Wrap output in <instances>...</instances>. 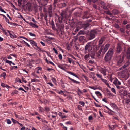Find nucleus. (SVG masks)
<instances>
[{
	"mask_svg": "<svg viewBox=\"0 0 130 130\" xmlns=\"http://www.w3.org/2000/svg\"><path fill=\"white\" fill-rule=\"evenodd\" d=\"M110 45L109 44H106L104 46V44L101 45V46L99 45H95L93 46V50L94 51H97L100 47L98 51L96 52V54L97 55L98 57H99L100 56L101 53L103 49L102 53H105L108 49Z\"/></svg>",
	"mask_w": 130,
	"mask_h": 130,
	"instance_id": "1",
	"label": "nucleus"
},
{
	"mask_svg": "<svg viewBox=\"0 0 130 130\" xmlns=\"http://www.w3.org/2000/svg\"><path fill=\"white\" fill-rule=\"evenodd\" d=\"M113 54V50L110 48L105 54L104 57V60L106 62L109 63L111 60Z\"/></svg>",
	"mask_w": 130,
	"mask_h": 130,
	"instance_id": "2",
	"label": "nucleus"
},
{
	"mask_svg": "<svg viewBox=\"0 0 130 130\" xmlns=\"http://www.w3.org/2000/svg\"><path fill=\"white\" fill-rule=\"evenodd\" d=\"M98 32L96 29H93L91 30L90 33L89 40H91L95 37V35L97 34Z\"/></svg>",
	"mask_w": 130,
	"mask_h": 130,
	"instance_id": "3",
	"label": "nucleus"
},
{
	"mask_svg": "<svg viewBox=\"0 0 130 130\" xmlns=\"http://www.w3.org/2000/svg\"><path fill=\"white\" fill-rule=\"evenodd\" d=\"M91 44V42L87 43L85 47V50H88L89 52L91 51L92 49V45Z\"/></svg>",
	"mask_w": 130,
	"mask_h": 130,
	"instance_id": "4",
	"label": "nucleus"
},
{
	"mask_svg": "<svg viewBox=\"0 0 130 130\" xmlns=\"http://www.w3.org/2000/svg\"><path fill=\"white\" fill-rule=\"evenodd\" d=\"M31 5L30 3H27L25 5L22 6V8L25 11L28 10L30 11L31 8Z\"/></svg>",
	"mask_w": 130,
	"mask_h": 130,
	"instance_id": "5",
	"label": "nucleus"
},
{
	"mask_svg": "<svg viewBox=\"0 0 130 130\" xmlns=\"http://www.w3.org/2000/svg\"><path fill=\"white\" fill-rule=\"evenodd\" d=\"M60 17L58 16L59 21V23L61 22L62 20L64 19V18L65 16L66 15V13L64 11H62V12L60 13Z\"/></svg>",
	"mask_w": 130,
	"mask_h": 130,
	"instance_id": "6",
	"label": "nucleus"
},
{
	"mask_svg": "<svg viewBox=\"0 0 130 130\" xmlns=\"http://www.w3.org/2000/svg\"><path fill=\"white\" fill-rule=\"evenodd\" d=\"M124 55H123L122 56L117 63V66H120L122 64L123 61L124 59Z\"/></svg>",
	"mask_w": 130,
	"mask_h": 130,
	"instance_id": "7",
	"label": "nucleus"
},
{
	"mask_svg": "<svg viewBox=\"0 0 130 130\" xmlns=\"http://www.w3.org/2000/svg\"><path fill=\"white\" fill-rule=\"evenodd\" d=\"M79 42L83 44L86 42V37L83 36H80L79 38Z\"/></svg>",
	"mask_w": 130,
	"mask_h": 130,
	"instance_id": "8",
	"label": "nucleus"
},
{
	"mask_svg": "<svg viewBox=\"0 0 130 130\" xmlns=\"http://www.w3.org/2000/svg\"><path fill=\"white\" fill-rule=\"evenodd\" d=\"M22 19H23V20L24 21H25L26 23L29 24L31 26H32V27L35 28H38V25H35V24H34L32 22H31L30 23L26 21V20L25 18H22Z\"/></svg>",
	"mask_w": 130,
	"mask_h": 130,
	"instance_id": "9",
	"label": "nucleus"
},
{
	"mask_svg": "<svg viewBox=\"0 0 130 130\" xmlns=\"http://www.w3.org/2000/svg\"><path fill=\"white\" fill-rule=\"evenodd\" d=\"M83 92L80 90V89L78 88L77 92L78 95L80 96V94H83L84 93V92L86 93L87 91V90L85 89H83Z\"/></svg>",
	"mask_w": 130,
	"mask_h": 130,
	"instance_id": "10",
	"label": "nucleus"
},
{
	"mask_svg": "<svg viewBox=\"0 0 130 130\" xmlns=\"http://www.w3.org/2000/svg\"><path fill=\"white\" fill-rule=\"evenodd\" d=\"M56 25L58 28V29L60 30V31H63L64 27V25L62 24L60 25L58 23H56Z\"/></svg>",
	"mask_w": 130,
	"mask_h": 130,
	"instance_id": "11",
	"label": "nucleus"
},
{
	"mask_svg": "<svg viewBox=\"0 0 130 130\" xmlns=\"http://www.w3.org/2000/svg\"><path fill=\"white\" fill-rule=\"evenodd\" d=\"M90 25V24L89 23L85 22L82 25V27L85 30L89 27Z\"/></svg>",
	"mask_w": 130,
	"mask_h": 130,
	"instance_id": "12",
	"label": "nucleus"
},
{
	"mask_svg": "<svg viewBox=\"0 0 130 130\" xmlns=\"http://www.w3.org/2000/svg\"><path fill=\"white\" fill-rule=\"evenodd\" d=\"M125 56L128 59H130V48H128L126 52Z\"/></svg>",
	"mask_w": 130,
	"mask_h": 130,
	"instance_id": "13",
	"label": "nucleus"
},
{
	"mask_svg": "<svg viewBox=\"0 0 130 130\" xmlns=\"http://www.w3.org/2000/svg\"><path fill=\"white\" fill-rule=\"evenodd\" d=\"M116 49L117 52V53H119L121 52L122 49L120 44H117Z\"/></svg>",
	"mask_w": 130,
	"mask_h": 130,
	"instance_id": "14",
	"label": "nucleus"
},
{
	"mask_svg": "<svg viewBox=\"0 0 130 130\" xmlns=\"http://www.w3.org/2000/svg\"><path fill=\"white\" fill-rule=\"evenodd\" d=\"M123 94L124 96H125L126 97H130V93H128L126 90H124Z\"/></svg>",
	"mask_w": 130,
	"mask_h": 130,
	"instance_id": "15",
	"label": "nucleus"
},
{
	"mask_svg": "<svg viewBox=\"0 0 130 130\" xmlns=\"http://www.w3.org/2000/svg\"><path fill=\"white\" fill-rule=\"evenodd\" d=\"M107 70L105 68H101L100 70L101 73L103 74L104 76L106 75V72Z\"/></svg>",
	"mask_w": 130,
	"mask_h": 130,
	"instance_id": "16",
	"label": "nucleus"
},
{
	"mask_svg": "<svg viewBox=\"0 0 130 130\" xmlns=\"http://www.w3.org/2000/svg\"><path fill=\"white\" fill-rule=\"evenodd\" d=\"M110 105L114 109H118L117 106L114 103H110Z\"/></svg>",
	"mask_w": 130,
	"mask_h": 130,
	"instance_id": "17",
	"label": "nucleus"
},
{
	"mask_svg": "<svg viewBox=\"0 0 130 130\" xmlns=\"http://www.w3.org/2000/svg\"><path fill=\"white\" fill-rule=\"evenodd\" d=\"M104 40V38L103 37H101L99 40L98 41V45L101 46L102 44L103 43V42Z\"/></svg>",
	"mask_w": 130,
	"mask_h": 130,
	"instance_id": "18",
	"label": "nucleus"
},
{
	"mask_svg": "<svg viewBox=\"0 0 130 130\" xmlns=\"http://www.w3.org/2000/svg\"><path fill=\"white\" fill-rule=\"evenodd\" d=\"M126 104L128 105L130 102V97H126L124 99Z\"/></svg>",
	"mask_w": 130,
	"mask_h": 130,
	"instance_id": "19",
	"label": "nucleus"
},
{
	"mask_svg": "<svg viewBox=\"0 0 130 130\" xmlns=\"http://www.w3.org/2000/svg\"><path fill=\"white\" fill-rule=\"evenodd\" d=\"M89 32V31L88 30H87V31H85L84 30H80V31L78 32V34L77 35H78V34H88Z\"/></svg>",
	"mask_w": 130,
	"mask_h": 130,
	"instance_id": "20",
	"label": "nucleus"
},
{
	"mask_svg": "<svg viewBox=\"0 0 130 130\" xmlns=\"http://www.w3.org/2000/svg\"><path fill=\"white\" fill-rule=\"evenodd\" d=\"M88 14V12L86 11L83 14V19H88L89 18V17L88 16H87V15Z\"/></svg>",
	"mask_w": 130,
	"mask_h": 130,
	"instance_id": "21",
	"label": "nucleus"
},
{
	"mask_svg": "<svg viewBox=\"0 0 130 130\" xmlns=\"http://www.w3.org/2000/svg\"><path fill=\"white\" fill-rule=\"evenodd\" d=\"M29 41L30 42L31 44V45L33 46H35L36 47L37 46V44L33 40H29Z\"/></svg>",
	"mask_w": 130,
	"mask_h": 130,
	"instance_id": "22",
	"label": "nucleus"
},
{
	"mask_svg": "<svg viewBox=\"0 0 130 130\" xmlns=\"http://www.w3.org/2000/svg\"><path fill=\"white\" fill-rule=\"evenodd\" d=\"M113 83L115 85H117L118 84L119 85H120L121 84L120 82L117 79L113 81Z\"/></svg>",
	"mask_w": 130,
	"mask_h": 130,
	"instance_id": "23",
	"label": "nucleus"
},
{
	"mask_svg": "<svg viewBox=\"0 0 130 130\" xmlns=\"http://www.w3.org/2000/svg\"><path fill=\"white\" fill-rule=\"evenodd\" d=\"M67 72L69 74L71 75L78 78H79V77L76 74L70 71H67Z\"/></svg>",
	"mask_w": 130,
	"mask_h": 130,
	"instance_id": "24",
	"label": "nucleus"
},
{
	"mask_svg": "<svg viewBox=\"0 0 130 130\" xmlns=\"http://www.w3.org/2000/svg\"><path fill=\"white\" fill-rule=\"evenodd\" d=\"M112 13L114 15L117 14L119 13L118 11L116 9H114L112 11Z\"/></svg>",
	"mask_w": 130,
	"mask_h": 130,
	"instance_id": "25",
	"label": "nucleus"
},
{
	"mask_svg": "<svg viewBox=\"0 0 130 130\" xmlns=\"http://www.w3.org/2000/svg\"><path fill=\"white\" fill-rule=\"evenodd\" d=\"M10 37L12 38H16L17 37L16 35L12 32L10 34Z\"/></svg>",
	"mask_w": 130,
	"mask_h": 130,
	"instance_id": "26",
	"label": "nucleus"
},
{
	"mask_svg": "<svg viewBox=\"0 0 130 130\" xmlns=\"http://www.w3.org/2000/svg\"><path fill=\"white\" fill-rule=\"evenodd\" d=\"M90 56L93 58H95V53L94 52L91 51V53L90 54Z\"/></svg>",
	"mask_w": 130,
	"mask_h": 130,
	"instance_id": "27",
	"label": "nucleus"
},
{
	"mask_svg": "<svg viewBox=\"0 0 130 130\" xmlns=\"http://www.w3.org/2000/svg\"><path fill=\"white\" fill-rule=\"evenodd\" d=\"M1 85L3 87H6L7 88H8L10 87L8 86L7 85L5 84L4 83H1Z\"/></svg>",
	"mask_w": 130,
	"mask_h": 130,
	"instance_id": "28",
	"label": "nucleus"
},
{
	"mask_svg": "<svg viewBox=\"0 0 130 130\" xmlns=\"http://www.w3.org/2000/svg\"><path fill=\"white\" fill-rule=\"evenodd\" d=\"M69 78L70 80H71L74 83H76V84H79L80 83V82L78 81H76L75 80H74V79H72L71 78H70L69 77H68Z\"/></svg>",
	"mask_w": 130,
	"mask_h": 130,
	"instance_id": "29",
	"label": "nucleus"
},
{
	"mask_svg": "<svg viewBox=\"0 0 130 130\" xmlns=\"http://www.w3.org/2000/svg\"><path fill=\"white\" fill-rule=\"evenodd\" d=\"M58 67L60 68L61 69H62V70L65 71V69L63 65L62 64L60 65H58Z\"/></svg>",
	"mask_w": 130,
	"mask_h": 130,
	"instance_id": "30",
	"label": "nucleus"
},
{
	"mask_svg": "<svg viewBox=\"0 0 130 130\" xmlns=\"http://www.w3.org/2000/svg\"><path fill=\"white\" fill-rule=\"evenodd\" d=\"M119 30L121 33H124L125 32V29L122 28H120Z\"/></svg>",
	"mask_w": 130,
	"mask_h": 130,
	"instance_id": "31",
	"label": "nucleus"
},
{
	"mask_svg": "<svg viewBox=\"0 0 130 130\" xmlns=\"http://www.w3.org/2000/svg\"><path fill=\"white\" fill-rule=\"evenodd\" d=\"M104 12L107 14L109 15H112V14L110 10H108L107 11H104Z\"/></svg>",
	"mask_w": 130,
	"mask_h": 130,
	"instance_id": "32",
	"label": "nucleus"
},
{
	"mask_svg": "<svg viewBox=\"0 0 130 130\" xmlns=\"http://www.w3.org/2000/svg\"><path fill=\"white\" fill-rule=\"evenodd\" d=\"M58 2V0H54V2L53 3L54 6L55 7L56 6V4Z\"/></svg>",
	"mask_w": 130,
	"mask_h": 130,
	"instance_id": "33",
	"label": "nucleus"
},
{
	"mask_svg": "<svg viewBox=\"0 0 130 130\" xmlns=\"http://www.w3.org/2000/svg\"><path fill=\"white\" fill-rule=\"evenodd\" d=\"M11 120L12 122H13V123L15 124L16 123L18 124L19 123V122L18 121L15 120L13 118H11Z\"/></svg>",
	"mask_w": 130,
	"mask_h": 130,
	"instance_id": "34",
	"label": "nucleus"
},
{
	"mask_svg": "<svg viewBox=\"0 0 130 130\" xmlns=\"http://www.w3.org/2000/svg\"><path fill=\"white\" fill-rule=\"evenodd\" d=\"M6 76V74L5 72H3V74H1L0 75L1 77H3L4 79H5Z\"/></svg>",
	"mask_w": 130,
	"mask_h": 130,
	"instance_id": "35",
	"label": "nucleus"
},
{
	"mask_svg": "<svg viewBox=\"0 0 130 130\" xmlns=\"http://www.w3.org/2000/svg\"><path fill=\"white\" fill-rule=\"evenodd\" d=\"M90 54L89 53L88 54H86L84 57V58L85 60H87V59L89 57Z\"/></svg>",
	"mask_w": 130,
	"mask_h": 130,
	"instance_id": "36",
	"label": "nucleus"
},
{
	"mask_svg": "<svg viewBox=\"0 0 130 130\" xmlns=\"http://www.w3.org/2000/svg\"><path fill=\"white\" fill-rule=\"evenodd\" d=\"M89 87L90 88L94 90H95L97 89H100L99 88H97V87H92V86H89Z\"/></svg>",
	"mask_w": 130,
	"mask_h": 130,
	"instance_id": "37",
	"label": "nucleus"
},
{
	"mask_svg": "<svg viewBox=\"0 0 130 130\" xmlns=\"http://www.w3.org/2000/svg\"><path fill=\"white\" fill-rule=\"evenodd\" d=\"M15 117L19 119H22L23 118L21 117V116H20L17 115L16 114V113H15Z\"/></svg>",
	"mask_w": 130,
	"mask_h": 130,
	"instance_id": "38",
	"label": "nucleus"
},
{
	"mask_svg": "<svg viewBox=\"0 0 130 130\" xmlns=\"http://www.w3.org/2000/svg\"><path fill=\"white\" fill-rule=\"evenodd\" d=\"M101 80L107 85V84H108L107 81V80L103 79H102Z\"/></svg>",
	"mask_w": 130,
	"mask_h": 130,
	"instance_id": "39",
	"label": "nucleus"
},
{
	"mask_svg": "<svg viewBox=\"0 0 130 130\" xmlns=\"http://www.w3.org/2000/svg\"><path fill=\"white\" fill-rule=\"evenodd\" d=\"M39 80L36 79H32L31 80V82H39Z\"/></svg>",
	"mask_w": 130,
	"mask_h": 130,
	"instance_id": "40",
	"label": "nucleus"
},
{
	"mask_svg": "<svg viewBox=\"0 0 130 130\" xmlns=\"http://www.w3.org/2000/svg\"><path fill=\"white\" fill-rule=\"evenodd\" d=\"M67 58L69 62L70 63H71L73 60L71 58L69 57H67Z\"/></svg>",
	"mask_w": 130,
	"mask_h": 130,
	"instance_id": "41",
	"label": "nucleus"
},
{
	"mask_svg": "<svg viewBox=\"0 0 130 130\" xmlns=\"http://www.w3.org/2000/svg\"><path fill=\"white\" fill-rule=\"evenodd\" d=\"M114 26L116 29H118L119 28V26L117 24H115L114 25Z\"/></svg>",
	"mask_w": 130,
	"mask_h": 130,
	"instance_id": "42",
	"label": "nucleus"
},
{
	"mask_svg": "<svg viewBox=\"0 0 130 130\" xmlns=\"http://www.w3.org/2000/svg\"><path fill=\"white\" fill-rule=\"evenodd\" d=\"M101 7H102L105 10H107L108 9L107 8V6H106L105 5L103 6H101Z\"/></svg>",
	"mask_w": 130,
	"mask_h": 130,
	"instance_id": "43",
	"label": "nucleus"
},
{
	"mask_svg": "<svg viewBox=\"0 0 130 130\" xmlns=\"http://www.w3.org/2000/svg\"><path fill=\"white\" fill-rule=\"evenodd\" d=\"M51 25L52 26V27L53 29V30H55V26L53 22V23H52Z\"/></svg>",
	"mask_w": 130,
	"mask_h": 130,
	"instance_id": "44",
	"label": "nucleus"
},
{
	"mask_svg": "<svg viewBox=\"0 0 130 130\" xmlns=\"http://www.w3.org/2000/svg\"><path fill=\"white\" fill-rule=\"evenodd\" d=\"M61 5L62 7L63 8L66 6V4L65 3H61Z\"/></svg>",
	"mask_w": 130,
	"mask_h": 130,
	"instance_id": "45",
	"label": "nucleus"
},
{
	"mask_svg": "<svg viewBox=\"0 0 130 130\" xmlns=\"http://www.w3.org/2000/svg\"><path fill=\"white\" fill-rule=\"evenodd\" d=\"M96 75L98 77L101 78V80H102V79H103L102 77V76L101 74H96Z\"/></svg>",
	"mask_w": 130,
	"mask_h": 130,
	"instance_id": "46",
	"label": "nucleus"
},
{
	"mask_svg": "<svg viewBox=\"0 0 130 130\" xmlns=\"http://www.w3.org/2000/svg\"><path fill=\"white\" fill-rule=\"evenodd\" d=\"M6 62L7 63H8L10 65H11V63H12V62L11 61H9L8 60H7L6 61Z\"/></svg>",
	"mask_w": 130,
	"mask_h": 130,
	"instance_id": "47",
	"label": "nucleus"
},
{
	"mask_svg": "<svg viewBox=\"0 0 130 130\" xmlns=\"http://www.w3.org/2000/svg\"><path fill=\"white\" fill-rule=\"evenodd\" d=\"M79 103L83 106H84L85 105V103L82 101H79Z\"/></svg>",
	"mask_w": 130,
	"mask_h": 130,
	"instance_id": "48",
	"label": "nucleus"
},
{
	"mask_svg": "<svg viewBox=\"0 0 130 130\" xmlns=\"http://www.w3.org/2000/svg\"><path fill=\"white\" fill-rule=\"evenodd\" d=\"M49 0H44V5H47Z\"/></svg>",
	"mask_w": 130,
	"mask_h": 130,
	"instance_id": "49",
	"label": "nucleus"
},
{
	"mask_svg": "<svg viewBox=\"0 0 130 130\" xmlns=\"http://www.w3.org/2000/svg\"><path fill=\"white\" fill-rule=\"evenodd\" d=\"M45 110L46 112H48L50 110V108L49 107H45Z\"/></svg>",
	"mask_w": 130,
	"mask_h": 130,
	"instance_id": "50",
	"label": "nucleus"
},
{
	"mask_svg": "<svg viewBox=\"0 0 130 130\" xmlns=\"http://www.w3.org/2000/svg\"><path fill=\"white\" fill-rule=\"evenodd\" d=\"M95 93L96 95H99L100 96H102L101 94L99 91H96Z\"/></svg>",
	"mask_w": 130,
	"mask_h": 130,
	"instance_id": "51",
	"label": "nucleus"
},
{
	"mask_svg": "<svg viewBox=\"0 0 130 130\" xmlns=\"http://www.w3.org/2000/svg\"><path fill=\"white\" fill-rule=\"evenodd\" d=\"M52 80L54 83H55L56 82V80L55 78L52 77L51 79Z\"/></svg>",
	"mask_w": 130,
	"mask_h": 130,
	"instance_id": "52",
	"label": "nucleus"
},
{
	"mask_svg": "<svg viewBox=\"0 0 130 130\" xmlns=\"http://www.w3.org/2000/svg\"><path fill=\"white\" fill-rule=\"evenodd\" d=\"M100 4L103 6L105 5V3L104 2L102 1L100 3Z\"/></svg>",
	"mask_w": 130,
	"mask_h": 130,
	"instance_id": "53",
	"label": "nucleus"
},
{
	"mask_svg": "<svg viewBox=\"0 0 130 130\" xmlns=\"http://www.w3.org/2000/svg\"><path fill=\"white\" fill-rule=\"evenodd\" d=\"M58 57L59 59L61 60L62 59V57L61 54H59L58 56Z\"/></svg>",
	"mask_w": 130,
	"mask_h": 130,
	"instance_id": "54",
	"label": "nucleus"
},
{
	"mask_svg": "<svg viewBox=\"0 0 130 130\" xmlns=\"http://www.w3.org/2000/svg\"><path fill=\"white\" fill-rule=\"evenodd\" d=\"M29 35L31 36L36 37V35L35 34L31 32H29Z\"/></svg>",
	"mask_w": 130,
	"mask_h": 130,
	"instance_id": "55",
	"label": "nucleus"
},
{
	"mask_svg": "<svg viewBox=\"0 0 130 130\" xmlns=\"http://www.w3.org/2000/svg\"><path fill=\"white\" fill-rule=\"evenodd\" d=\"M7 123L8 124H10L11 123V121L9 119H7Z\"/></svg>",
	"mask_w": 130,
	"mask_h": 130,
	"instance_id": "56",
	"label": "nucleus"
},
{
	"mask_svg": "<svg viewBox=\"0 0 130 130\" xmlns=\"http://www.w3.org/2000/svg\"><path fill=\"white\" fill-rule=\"evenodd\" d=\"M63 33L64 32L63 31H60V33L59 34V36L61 37H62L63 35Z\"/></svg>",
	"mask_w": 130,
	"mask_h": 130,
	"instance_id": "57",
	"label": "nucleus"
},
{
	"mask_svg": "<svg viewBox=\"0 0 130 130\" xmlns=\"http://www.w3.org/2000/svg\"><path fill=\"white\" fill-rule=\"evenodd\" d=\"M52 5H50L49 6V7L48 8V10H52Z\"/></svg>",
	"mask_w": 130,
	"mask_h": 130,
	"instance_id": "58",
	"label": "nucleus"
},
{
	"mask_svg": "<svg viewBox=\"0 0 130 130\" xmlns=\"http://www.w3.org/2000/svg\"><path fill=\"white\" fill-rule=\"evenodd\" d=\"M21 79L22 81L23 82H24L25 83L27 82V81L25 80V78H24L23 77H22Z\"/></svg>",
	"mask_w": 130,
	"mask_h": 130,
	"instance_id": "59",
	"label": "nucleus"
},
{
	"mask_svg": "<svg viewBox=\"0 0 130 130\" xmlns=\"http://www.w3.org/2000/svg\"><path fill=\"white\" fill-rule=\"evenodd\" d=\"M111 91L113 92L115 94H116V92L115 90V89L114 88H111Z\"/></svg>",
	"mask_w": 130,
	"mask_h": 130,
	"instance_id": "60",
	"label": "nucleus"
},
{
	"mask_svg": "<svg viewBox=\"0 0 130 130\" xmlns=\"http://www.w3.org/2000/svg\"><path fill=\"white\" fill-rule=\"evenodd\" d=\"M9 24H10L13 25V26H15V25H17L15 23H13L12 22H9Z\"/></svg>",
	"mask_w": 130,
	"mask_h": 130,
	"instance_id": "61",
	"label": "nucleus"
},
{
	"mask_svg": "<svg viewBox=\"0 0 130 130\" xmlns=\"http://www.w3.org/2000/svg\"><path fill=\"white\" fill-rule=\"evenodd\" d=\"M94 104L95 106L97 107H101V106H100L98 104L94 102Z\"/></svg>",
	"mask_w": 130,
	"mask_h": 130,
	"instance_id": "62",
	"label": "nucleus"
},
{
	"mask_svg": "<svg viewBox=\"0 0 130 130\" xmlns=\"http://www.w3.org/2000/svg\"><path fill=\"white\" fill-rule=\"evenodd\" d=\"M127 23V22L126 21H124L123 22V24L124 25H126Z\"/></svg>",
	"mask_w": 130,
	"mask_h": 130,
	"instance_id": "63",
	"label": "nucleus"
},
{
	"mask_svg": "<svg viewBox=\"0 0 130 130\" xmlns=\"http://www.w3.org/2000/svg\"><path fill=\"white\" fill-rule=\"evenodd\" d=\"M126 28L128 29L130 28V24H128L126 26Z\"/></svg>",
	"mask_w": 130,
	"mask_h": 130,
	"instance_id": "64",
	"label": "nucleus"
}]
</instances>
